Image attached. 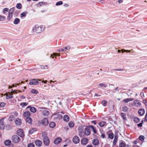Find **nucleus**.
Masks as SVG:
<instances>
[{"instance_id": "f257e3e1", "label": "nucleus", "mask_w": 147, "mask_h": 147, "mask_svg": "<svg viewBox=\"0 0 147 147\" xmlns=\"http://www.w3.org/2000/svg\"><path fill=\"white\" fill-rule=\"evenodd\" d=\"M45 29V27L44 26L36 25L32 28V32H36L37 33H40L44 31Z\"/></svg>"}, {"instance_id": "f03ea898", "label": "nucleus", "mask_w": 147, "mask_h": 147, "mask_svg": "<svg viewBox=\"0 0 147 147\" xmlns=\"http://www.w3.org/2000/svg\"><path fill=\"white\" fill-rule=\"evenodd\" d=\"M15 10V8L13 7L10 9L9 11L8 15L7 17V19L10 20L12 18L13 15Z\"/></svg>"}, {"instance_id": "7ed1b4c3", "label": "nucleus", "mask_w": 147, "mask_h": 147, "mask_svg": "<svg viewBox=\"0 0 147 147\" xmlns=\"http://www.w3.org/2000/svg\"><path fill=\"white\" fill-rule=\"evenodd\" d=\"M12 140L13 143H17L20 142V138L18 135H14L12 137Z\"/></svg>"}, {"instance_id": "20e7f679", "label": "nucleus", "mask_w": 147, "mask_h": 147, "mask_svg": "<svg viewBox=\"0 0 147 147\" xmlns=\"http://www.w3.org/2000/svg\"><path fill=\"white\" fill-rule=\"evenodd\" d=\"M40 81V80H38V79H32L30 80L29 84L31 85H37L39 84L38 81Z\"/></svg>"}, {"instance_id": "39448f33", "label": "nucleus", "mask_w": 147, "mask_h": 147, "mask_svg": "<svg viewBox=\"0 0 147 147\" xmlns=\"http://www.w3.org/2000/svg\"><path fill=\"white\" fill-rule=\"evenodd\" d=\"M5 118V117H3L0 120V129L3 130L5 128V125L4 124V120Z\"/></svg>"}, {"instance_id": "423d86ee", "label": "nucleus", "mask_w": 147, "mask_h": 147, "mask_svg": "<svg viewBox=\"0 0 147 147\" xmlns=\"http://www.w3.org/2000/svg\"><path fill=\"white\" fill-rule=\"evenodd\" d=\"M78 130L79 131V135L81 137H83L84 136L83 134L84 131H83V128L82 126L79 127Z\"/></svg>"}, {"instance_id": "0eeeda50", "label": "nucleus", "mask_w": 147, "mask_h": 147, "mask_svg": "<svg viewBox=\"0 0 147 147\" xmlns=\"http://www.w3.org/2000/svg\"><path fill=\"white\" fill-rule=\"evenodd\" d=\"M43 139L45 144L46 146H48L49 144L50 141L48 137H45Z\"/></svg>"}, {"instance_id": "6e6552de", "label": "nucleus", "mask_w": 147, "mask_h": 147, "mask_svg": "<svg viewBox=\"0 0 147 147\" xmlns=\"http://www.w3.org/2000/svg\"><path fill=\"white\" fill-rule=\"evenodd\" d=\"M49 123V121L48 119L46 118L43 119L41 121V123L44 126H46L48 125Z\"/></svg>"}, {"instance_id": "1a4fd4ad", "label": "nucleus", "mask_w": 147, "mask_h": 147, "mask_svg": "<svg viewBox=\"0 0 147 147\" xmlns=\"http://www.w3.org/2000/svg\"><path fill=\"white\" fill-rule=\"evenodd\" d=\"M90 134V129L87 127H86L84 130V134H85L86 135H89Z\"/></svg>"}, {"instance_id": "9d476101", "label": "nucleus", "mask_w": 147, "mask_h": 147, "mask_svg": "<svg viewBox=\"0 0 147 147\" xmlns=\"http://www.w3.org/2000/svg\"><path fill=\"white\" fill-rule=\"evenodd\" d=\"M80 139L79 138L76 136H74L73 139V141L74 144H77L78 143L80 142Z\"/></svg>"}, {"instance_id": "9b49d317", "label": "nucleus", "mask_w": 147, "mask_h": 147, "mask_svg": "<svg viewBox=\"0 0 147 147\" xmlns=\"http://www.w3.org/2000/svg\"><path fill=\"white\" fill-rule=\"evenodd\" d=\"M88 142V140L87 138H83L81 141L82 144L83 145H85Z\"/></svg>"}, {"instance_id": "f8f14e48", "label": "nucleus", "mask_w": 147, "mask_h": 147, "mask_svg": "<svg viewBox=\"0 0 147 147\" xmlns=\"http://www.w3.org/2000/svg\"><path fill=\"white\" fill-rule=\"evenodd\" d=\"M27 108H30V111L33 113H35L36 111V108L33 107H31L29 106H28Z\"/></svg>"}, {"instance_id": "ddd939ff", "label": "nucleus", "mask_w": 147, "mask_h": 147, "mask_svg": "<svg viewBox=\"0 0 147 147\" xmlns=\"http://www.w3.org/2000/svg\"><path fill=\"white\" fill-rule=\"evenodd\" d=\"M17 134L21 137H23L24 136L23 131L21 129H19L17 130Z\"/></svg>"}, {"instance_id": "4468645a", "label": "nucleus", "mask_w": 147, "mask_h": 147, "mask_svg": "<svg viewBox=\"0 0 147 147\" xmlns=\"http://www.w3.org/2000/svg\"><path fill=\"white\" fill-rule=\"evenodd\" d=\"M61 141V139L60 137L56 138L54 140V142L55 144H59Z\"/></svg>"}, {"instance_id": "2eb2a0df", "label": "nucleus", "mask_w": 147, "mask_h": 147, "mask_svg": "<svg viewBox=\"0 0 147 147\" xmlns=\"http://www.w3.org/2000/svg\"><path fill=\"white\" fill-rule=\"evenodd\" d=\"M134 104L136 107H140L141 105V103L138 100H135L134 101Z\"/></svg>"}, {"instance_id": "dca6fc26", "label": "nucleus", "mask_w": 147, "mask_h": 147, "mask_svg": "<svg viewBox=\"0 0 147 147\" xmlns=\"http://www.w3.org/2000/svg\"><path fill=\"white\" fill-rule=\"evenodd\" d=\"M55 115V117L59 119H61L62 117V116L60 113H58Z\"/></svg>"}, {"instance_id": "f3484780", "label": "nucleus", "mask_w": 147, "mask_h": 147, "mask_svg": "<svg viewBox=\"0 0 147 147\" xmlns=\"http://www.w3.org/2000/svg\"><path fill=\"white\" fill-rule=\"evenodd\" d=\"M21 119L19 118H17L16 119L15 123L17 125H20L21 123Z\"/></svg>"}, {"instance_id": "a211bd4d", "label": "nucleus", "mask_w": 147, "mask_h": 147, "mask_svg": "<svg viewBox=\"0 0 147 147\" xmlns=\"http://www.w3.org/2000/svg\"><path fill=\"white\" fill-rule=\"evenodd\" d=\"M62 49L63 52H66L67 51L70 49V47L69 45H68L66 47H63Z\"/></svg>"}, {"instance_id": "6ab92c4d", "label": "nucleus", "mask_w": 147, "mask_h": 147, "mask_svg": "<svg viewBox=\"0 0 147 147\" xmlns=\"http://www.w3.org/2000/svg\"><path fill=\"white\" fill-rule=\"evenodd\" d=\"M138 114L142 116L144 115L145 113V111L143 109H140L138 111Z\"/></svg>"}, {"instance_id": "aec40b11", "label": "nucleus", "mask_w": 147, "mask_h": 147, "mask_svg": "<svg viewBox=\"0 0 147 147\" xmlns=\"http://www.w3.org/2000/svg\"><path fill=\"white\" fill-rule=\"evenodd\" d=\"M23 115L26 118L29 117L30 116V113L29 111H26L24 113Z\"/></svg>"}, {"instance_id": "412c9836", "label": "nucleus", "mask_w": 147, "mask_h": 147, "mask_svg": "<svg viewBox=\"0 0 147 147\" xmlns=\"http://www.w3.org/2000/svg\"><path fill=\"white\" fill-rule=\"evenodd\" d=\"M36 145L38 146H40L42 144V142L40 140H38L35 142Z\"/></svg>"}, {"instance_id": "4be33fe9", "label": "nucleus", "mask_w": 147, "mask_h": 147, "mask_svg": "<svg viewBox=\"0 0 147 147\" xmlns=\"http://www.w3.org/2000/svg\"><path fill=\"white\" fill-rule=\"evenodd\" d=\"M92 143L94 145H97L99 143V141L97 139H94L93 140Z\"/></svg>"}, {"instance_id": "5701e85b", "label": "nucleus", "mask_w": 147, "mask_h": 147, "mask_svg": "<svg viewBox=\"0 0 147 147\" xmlns=\"http://www.w3.org/2000/svg\"><path fill=\"white\" fill-rule=\"evenodd\" d=\"M42 113L44 116H47L49 115V112L47 110H44L42 111Z\"/></svg>"}, {"instance_id": "b1692460", "label": "nucleus", "mask_w": 147, "mask_h": 147, "mask_svg": "<svg viewBox=\"0 0 147 147\" xmlns=\"http://www.w3.org/2000/svg\"><path fill=\"white\" fill-rule=\"evenodd\" d=\"M32 119L30 117H28L26 119V122L28 123L29 124H32Z\"/></svg>"}, {"instance_id": "393cba45", "label": "nucleus", "mask_w": 147, "mask_h": 147, "mask_svg": "<svg viewBox=\"0 0 147 147\" xmlns=\"http://www.w3.org/2000/svg\"><path fill=\"white\" fill-rule=\"evenodd\" d=\"M121 116L125 121L127 120V118L126 117V115L125 113H121Z\"/></svg>"}, {"instance_id": "a878e982", "label": "nucleus", "mask_w": 147, "mask_h": 147, "mask_svg": "<svg viewBox=\"0 0 147 147\" xmlns=\"http://www.w3.org/2000/svg\"><path fill=\"white\" fill-rule=\"evenodd\" d=\"M11 142L10 140H6L4 142V144L6 146H9L10 145Z\"/></svg>"}, {"instance_id": "bb28decb", "label": "nucleus", "mask_w": 147, "mask_h": 147, "mask_svg": "<svg viewBox=\"0 0 147 147\" xmlns=\"http://www.w3.org/2000/svg\"><path fill=\"white\" fill-rule=\"evenodd\" d=\"M128 109V108L126 106L123 107H122V111L124 112H126Z\"/></svg>"}, {"instance_id": "cd10ccee", "label": "nucleus", "mask_w": 147, "mask_h": 147, "mask_svg": "<svg viewBox=\"0 0 147 147\" xmlns=\"http://www.w3.org/2000/svg\"><path fill=\"white\" fill-rule=\"evenodd\" d=\"M9 95L7 93H6L5 94H4V95H6V98L7 99H11V98H12L13 96H12V95L11 94H10V93H9Z\"/></svg>"}, {"instance_id": "c85d7f7f", "label": "nucleus", "mask_w": 147, "mask_h": 147, "mask_svg": "<svg viewBox=\"0 0 147 147\" xmlns=\"http://www.w3.org/2000/svg\"><path fill=\"white\" fill-rule=\"evenodd\" d=\"M63 120L65 121H68L69 120V117L67 115H65L63 117Z\"/></svg>"}, {"instance_id": "c756f323", "label": "nucleus", "mask_w": 147, "mask_h": 147, "mask_svg": "<svg viewBox=\"0 0 147 147\" xmlns=\"http://www.w3.org/2000/svg\"><path fill=\"white\" fill-rule=\"evenodd\" d=\"M20 22V20L18 18H16L14 20L13 22V23L15 24H17L19 23Z\"/></svg>"}, {"instance_id": "7c9ffc66", "label": "nucleus", "mask_w": 147, "mask_h": 147, "mask_svg": "<svg viewBox=\"0 0 147 147\" xmlns=\"http://www.w3.org/2000/svg\"><path fill=\"white\" fill-rule=\"evenodd\" d=\"M55 122H51L49 123V126L51 128H53L55 127Z\"/></svg>"}, {"instance_id": "2f4dec72", "label": "nucleus", "mask_w": 147, "mask_h": 147, "mask_svg": "<svg viewBox=\"0 0 147 147\" xmlns=\"http://www.w3.org/2000/svg\"><path fill=\"white\" fill-rule=\"evenodd\" d=\"M89 127L92 130L93 132L94 133H96L97 132L96 130V128L93 126H90Z\"/></svg>"}, {"instance_id": "473e14b6", "label": "nucleus", "mask_w": 147, "mask_h": 147, "mask_svg": "<svg viewBox=\"0 0 147 147\" xmlns=\"http://www.w3.org/2000/svg\"><path fill=\"white\" fill-rule=\"evenodd\" d=\"M126 146V144L125 142H121L119 143V147H125Z\"/></svg>"}, {"instance_id": "72a5a7b5", "label": "nucleus", "mask_w": 147, "mask_h": 147, "mask_svg": "<svg viewBox=\"0 0 147 147\" xmlns=\"http://www.w3.org/2000/svg\"><path fill=\"white\" fill-rule=\"evenodd\" d=\"M98 86L101 88H102V87L106 88L107 86V85L103 83H100L98 85Z\"/></svg>"}, {"instance_id": "f704fd0d", "label": "nucleus", "mask_w": 147, "mask_h": 147, "mask_svg": "<svg viewBox=\"0 0 147 147\" xmlns=\"http://www.w3.org/2000/svg\"><path fill=\"white\" fill-rule=\"evenodd\" d=\"M134 121L135 123H137L140 121V119L138 117H135Z\"/></svg>"}, {"instance_id": "c9c22d12", "label": "nucleus", "mask_w": 147, "mask_h": 147, "mask_svg": "<svg viewBox=\"0 0 147 147\" xmlns=\"http://www.w3.org/2000/svg\"><path fill=\"white\" fill-rule=\"evenodd\" d=\"M68 125L70 127H72L74 126V124L73 122L72 121H70L68 123Z\"/></svg>"}, {"instance_id": "e433bc0d", "label": "nucleus", "mask_w": 147, "mask_h": 147, "mask_svg": "<svg viewBox=\"0 0 147 147\" xmlns=\"http://www.w3.org/2000/svg\"><path fill=\"white\" fill-rule=\"evenodd\" d=\"M27 13V12H23L22 13L20 14V16L21 18H22L24 17H25L26 16V13Z\"/></svg>"}, {"instance_id": "4c0bfd02", "label": "nucleus", "mask_w": 147, "mask_h": 147, "mask_svg": "<svg viewBox=\"0 0 147 147\" xmlns=\"http://www.w3.org/2000/svg\"><path fill=\"white\" fill-rule=\"evenodd\" d=\"M40 67L42 69H48V66L47 65H46L45 66L43 65H40Z\"/></svg>"}, {"instance_id": "58836bf2", "label": "nucleus", "mask_w": 147, "mask_h": 147, "mask_svg": "<svg viewBox=\"0 0 147 147\" xmlns=\"http://www.w3.org/2000/svg\"><path fill=\"white\" fill-rule=\"evenodd\" d=\"M6 128L8 129L9 130L10 129H11V128L12 126L11 125H10L9 124H7L6 126Z\"/></svg>"}, {"instance_id": "ea45409f", "label": "nucleus", "mask_w": 147, "mask_h": 147, "mask_svg": "<svg viewBox=\"0 0 147 147\" xmlns=\"http://www.w3.org/2000/svg\"><path fill=\"white\" fill-rule=\"evenodd\" d=\"M28 104V103L25 102H23L21 103L20 104V105L22 107H24L25 106H26Z\"/></svg>"}, {"instance_id": "a19ab883", "label": "nucleus", "mask_w": 147, "mask_h": 147, "mask_svg": "<svg viewBox=\"0 0 147 147\" xmlns=\"http://www.w3.org/2000/svg\"><path fill=\"white\" fill-rule=\"evenodd\" d=\"M8 10H9V9L8 8H5L4 9L2 10L3 13V14H5L6 12H7L8 11Z\"/></svg>"}, {"instance_id": "79ce46f5", "label": "nucleus", "mask_w": 147, "mask_h": 147, "mask_svg": "<svg viewBox=\"0 0 147 147\" xmlns=\"http://www.w3.org/2000/svg\"><path fill=\"white\" fill-rule=\"evenodd\" d=\"M105 124V123L104 121H102L99 123L98 124L99 125L100 127L103 126Z\"/></svg>"}, {"instance_id": "37998d69", "label": "nucleus", "mask_w": 147, "mask_h": 147, "mask_svg": "<svg viewBox=\"0 0 147 147\" xmlns=\"http://www.w3.org/2000/svg\"><path fill=\"white\" fill-rule=\"evenodd\" d=\"M16 7L18 9H20L22 8V5L20 3H18L17 4Z\"/></svg>"}, {"instance_id": "c03bdc74", "label": "nucleus", "mask_w": 147, "mask_h": 147, "mask_svg": "<svg viewBox=\"0 0 147 147\" xmlns=\"http://www.w3.org/2000/svg\"><path fill=\"white\" fill-rule=\"evenodd\" d=\"M31 92L33 94H37L38 93V91L35 89H32L31 90Z\"/></svg>"}, {"instance_id": "a18cd8bd", "label": "nucleus", "mask_w": 147, "mask_h": 147, "mask_svg": "<svg viewBox=\"0 0 147 147\" xmlns=\"http://www.w3.org/2000/svg\"><path fill=\"white\" fill-rule=\"evenodd\" d=\"M117 137L115 136L114 138L113 142V145H115L116 144V142L117 141Z\"/></svg>"}, {"instance_id": "49530a36", "label": "nucleus", "mask_w": 147, "mask_h": 147, "mask_svg": "<svg viewBox=\"0 0 147 147\" xmlns=\"http://www.w3.org/2000/svg\"><path fill=\"white\" fill-rule=\"evenodd\" d=\"M5 17L0 15V21H3L5 19Z\"/></svg>"}, {"instance_id": "de8ad7c7", "label": "nucleus", "mask_w": 147, "mask_h": 147, "mask_svg": "<svg viewBox=\"0 0 147 147\" xmlns=\"http://www.w3.org/2000/svg\"><path fill=\"white\" fill-rule=\"evenodd\" d=\"M107 102L106 100H103L102 102V105L104 106H105L107 105Z\"/></svg>"}, {"instance_id": "09e8293b", "label": "nucleus", "mask_w": 147, "mask_h": 147, "mask_svg": "<svg viewBox=\"0 0 147 147\" xmlns=\"http://www.w3.org/2000/svg\"><path fill=\"white\" fill-rule=\"evenodd\" d=\"M139 138V140L142 141H144V137L143 136L141 135L140 136Z\"/></svg>"}, {"instance_id": "8fccbe9b", "label": "nucleus", "mask_w": 147, "mask_h": 147, "mask_svg": "<svg viewBox=\"0 0 147 147\" xmlns=\"http://www.w3.org/2000/svg\"><path fill=\"white\" fill-rule=\"evenodd\" d=\"M42 137L43 138H45V137H47V133L45 132H42Z\"/></svg>"}, {"instance_id": "3c124183", "label": "nucleus", "mask_w": 147, "mask_h": 147, "mask_svg": "<svg viewBox=\"0 0 147 147\" xmlns=\"http://www.w3.org/2000/svg\"><path fill=\"white\" fill-rule=\"evenodd\" d=\"M63 2L62 1H60L57 2L56 4V5L57 6L59 5L63 4Z\"/></svg>"}, {"instance_id": "603ef678", "label": "nucleus", "mask_w": 147, "mask_h": 147, "mask_svg": "<svg viewBox=\"0 0 147 147\" xmlns=\"http://www.w3.org/2000/svg\"><path fill=\"white\" fill-rule=\"evenodd\" d=\"M109 137L111 139H113V133L110 134L109 135Z\"/></svg>"}, {"instance_id": "864d4df0", "label": "nucleus", "mask_w": 147, "mask_h": 147, "mask_svg": "<svg viewBox=\"0 0 147 147\" xmlns=\"http://www.w3.org/2000/svg\"><path fill=\"white\" fill-rule=\"evenodd\" d=\"M57 53H53V54L51 55V57L52 58H53L55 56V58H56V57L57 56Z\"/></svg>"}, {"instance_id": "5fc2aeb1", "label": "nucleus", "mask_w": 147, "mask_h": 147, "mask_svg": "<svg viewBox=\"0 0 147 147\" xmlns=\"http://www.w3.org/2000/svg\"><path fill=\"white\" fill-rule=\"evenodd\" d=\"M35 145L34 144L32 143H30L28 145V147H34Z\"/></svg>"}, {"instance_id": "6e6d98bb", "label": "nucleus", "mask_w": 147, "mask_h": 147, "mask_svg": "<svg viewBox=\"0 0 147 147\" xmlns=\"http://www.w3.org/2000/svg\"><path fill=\"white\" fill-rule=\"evenodd\" d=\"M5 105V103L3 102H1L0 103V106L1 107H3Z\"/></svg>"}, {"instance_id": "4d7b16f0", "label": "nucleus", "mask_w": 147, "mask_h": 147, "mask_svg": "<svg viewBox=\"0 0 147 147\" xmlns=\"http://www.w3.org/2000/svg\"><path fill=\"white\" fill-rule=\"evenodd\" d=\"M14 118V116L12 115H10L9 117V120L10 121H12V119H13Z\"/></svg>"}, {"instance_id": "13d9d810", "label": "nucleus", "mask_w": 147, "mask_h": 147, "mask_svg": "<svg viewBox=\"0 0 147 147\" xmlns=\"http://www.w3.org/2000/svg\"><path fill=\"white\" fill-rule=\"evenodd\" d=\"M131 51V50H125L124 49H122V53H123L124 52H130Z\"/></svg>"}, {"instance_id": "bf43d9fd", "label": "nucleus", "mask_w": 147, "mask_h": 147, "mask_svg": "<svg viewBox=\"0 0 147 147\" xmlns=\"http://www.w3.org/2000/svg\"><path fill=\"white\" fill-rule=\"evenodd\" d=\"M141 122H142L141 123H139L137 125L139 127H141L142 126V123H143V121H142Z\"/></svg>"}, {"instance_id": "052dcab7", "label": "nucleus", "mask_w": 147, "mask_h": 147, "mask_svg": "<svg viewBox=\"0 0 147 147\" xmlns=\"http://www.w3.org/2000/svg\"><path fill=\"white\" fill-rule=\"evenodd\" d=\"M34 129H31L30 130V131H29V133L30 134H32L34 132Z\"/></svg>"}, {"instance_id": "680f3d73", "label": "nucleus", "mask_w": 147, "mask_h": 147, "mask_svg": "<svg viewBox=\"0 0 147 147\" xmlns=\"http://www.w3.org/2000/svg\"><path fill=\"white\" fill-rule=\"evenodd\" d=\"M123 102L125 103H127L128 102H129V100H128V98L124 99L123 100Z\"/></svg>"}, {"instance_id": "e2e57ef3", "label": "nucleus", "mask_w": 147, "mask_h": 147, "mask_svg": "<svg viewBox=\"0 0 147 147\" xmlns=\"http://www.w3.org/2000/svg\"><path fill=\"white\" fill-rule=\"evenodd\" d=\"M144 121H147V111L146 112V114L145 115V118Z\"/></svg>"}, {"instance_id": "0e129e2a", "label": "nucleus", "mask_w": 147, "mask_h": 147, "mask_svg": "<svg viewBox=\"0 0 147 147\" xmlns=\"http://www.w3.org/2000/svg\"><path fill=\"white\" fill-rule=\"evenodd\" d=\"M118 87H117L115 89L112 90L113 92H115V91L117 90L118 89Z\"/></svg>"}, {"instance_id": "69168bd1", "label": "nucleus", "mask_w": 147, "mask_h": 147, "mask_svg": "<svg viewBox=\"0 0 147 147\" xmlns=\"http://www.w3.org/2000/svg\"><path fill=\"white\" fill-rule=\"evenodd\" d=\"M105 135L104 134H102L101 137L102 138H105Z\"/></svg>"}, {"instance_id": "338daca9", "label": "nucleus", "mask_w": 147, "mask_h": 147, "mask_svg": "<svg viewBox=\"0 0 147 147\" xmlns=\"http://www.w3.org/2000/svg\"><path fill=\"white\" fill-rule=\"evenodd\" d=\"M115 70L118 71H122L123 70V69H115Z\"/></svg>"}, {"instance_id": "774afa93", "label": "nucleus", "mask_w": 147, "mask_h": 147, "mask_svg": "<svg viewBox=\"0 0 147 147\" xmlns=\"http://www.w3.org/2000/svg\"><path fill=\"white\" fill-rule=\"evenodd\" d=\"M86 147H93V146L91 145H88Z\"/></svg>"}]
</instances>
